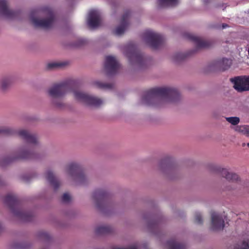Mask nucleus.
<instances>
[{
    "label": "nucleus",
    "instance_id": "f257e3e1",
    "mask_svg": "<svg viewBox=\"0 0 249 249\" xmlns=\"http://www.w3.org/2000/svg\"><path fill=\"white\" fill-rule=\"evenodd\" d=\"M160 98H164L169 102H175L180 98L178 90L173 88H155L144 92L142 98L143 104L156 106Z\"/></svg>",
    "mask_w": 249,
    "mask_h": 249
},
{
    "label": "nucleus",
    "instance_id": "f03ea898",
    "mask_svg": "<svg viewBox=\"0 0 249 249\" xmlns=\"http://www.w3.org/2000/svg\"><path fill=\"white\" fill-rule=\"evenodd\" d=\"M4 202L11 210L13 214L18 219L24 222L30 221L33 215L30 212L23 211L20 207L18 200L16 196L9 194L5 197Z\"/></svg>",
    "mask_w": 249,
    "mask_h": 249
},
{
    "label": "nucleus",
    "instance_id": "7ed1b4c3",
    "mask_svg": "<svg viewBox=\"0 0 249 249\" xmlns=\"http://www.w3.org/2000/svg\"><path fill=\"white\" fill-rule=\"evenodd\" d=\"M48 17L45 18L37 19L36 16L41 13V11H33L31 13L30 18L36 27H39L45 29L53 27L56 23V20L53 13L50 9L47 10Z\"/></svg>",
    "mask_w": 249,
    "mask_h": 249
},
{
    "label": "nucleus",
    "instance_id": "20e7f679",
    "mask_svg": "<svg viewBox=\"0 0 249 249\" xmlns=\"http://www.w3.org/2000/svg\"><path fill=\"white\" fill-rule=\"evenodd\" d=\"M53 105L56 107H61L62 102V82L53 84L47 90Z\"/></svg>",
    "mask_w": 249,
    "mask_h": 249
},
{
    "label": "nucleus",
    "instance_id": "39448f33",
    "mask_svg": "<svg viewBox=\"0 0 249 249\" xmlns=\"http://www.w3.org/2000/svg\"><path fill=\"white\" fill-rule=\"evenodd\" d=\"M67 171L77 184H85L86 178L82 168L79 164L76 163H70L68 166Z\"/></svg>",
    "mask_w": 249,
    "mask_h": 249
},
{
    "label": "nucleus",
    "instance_id": "423d86ee",
    "mask_svg": "<svg viewBox=\"0 0 249 249\" xmlns=\"http://www.w3.org/2000/svg\"><path fill=\"white\" fill-rule=\"evenodd\" d=\"M143 37L146 42L153 49H158L162 44L164 38L163 36L152 31H146L143 34Z\"/></svg>",
    "mask_w": 249,
    "mask_h": 249
},
{
    "label": "nucleus",
    "instance_id": "0eeeda50",
    "mask_svg": "<svg viewBox=\"0 0 249 249\" xmlns=\"http://www.w3.org/2000/svg\"><path fill=\"white\" fill-rule=\"evenodd\" d=\"M74 95L77 100L89 106L99 107L103 103L101 99L89 95L80 91H74Z\"/></svg>",
    "mask_w": 249,
    "mask_h": 249
},
{
    "label": "nucleus",
    "instance_id": "6e6552de",
    "mask_svg": "<svg viewBox=\"0 0 249 249\" xmlns=\"http://www.w3.org/2000/svg\"><path fill=\"white\" fill-rule=\"evenodd\" d=\"M125 55L131 63L135 62L140 66L145 62L142 54L137 50L133 45H129L125 52Z\"/></svg>",
    "mask_w": 249,
    "mask_h": 249
},
{
    "label": "nucleus",
    "instance_id": "1a4fd4ad",
    "mask_svg": "<svg viewBox=\"0 0 249 249\" xmlns=\"http://www.w3.org/2000/svg\"><path fill=\"white\" fill-rule=\"evenodd\" d=\"M234 88L239 92L249 90V76H239L230 79Z\"/></svg>",
    "mask_w": 249,
    "mask_h": 249
},
{
    "label": "nucleus",
    "instance_id": "9d476101",
    "mask_svg": "<svg viewBox=\"0 0 249 249\" xmlns=\"http://www.w3.org/2000/svg\"><path fill=\"white\" fill-rule=\"evenodd\" d=\"M104 67L107 75H111L117 73L120 65L114 57L108 55L106 57Z\"/></svg>",
    "mask_w": 249,
    "mask_h": 249
},
{
    "label": "nucleus",
    "instance_id": "9b49d317",
    "mask_svg": "<svg viewBox=\"0 0 249 249\" xmlns=\"http://www.w3.org/2000/svg\"><path fill=\"white\" fill-rule=\"evenodd\" d=\"M18 135L28 143L36 145L39 147H41V144L39 141L38 138L36 135L32 134L27 130L21 129L18 131Z\"/></svg>",
    "mask_w": 249,
    "mask_h": 249
},
{
    "label": "nucleus",
    "instance_id": "f8f14e48",
    "mask_svg": "<svg viewBox=\"0 0 249 249\" xmlns=\"http://www.w3.org/2000/svg\"><path fill=\"white\" fill-rule=\"evenodd\" d=\"M211 223L213 231L222 230L225 226L223 216L215 212L211 213Z\"/></svg>",
    "mask_w": 249,
    "mask_h": 249
},
{
    "label": "nucleus",
    "instance_id": "ddd939ff",
    "mask_svg": "<svg viewBox=\"0 0 249 249\" xmlns=\"http://www.w3.org/2000/svg\"><path fill=\"white\" fill-rule=\"evenodd\" d=\"M108 194L102 190H97L93 194V198L98 208L101 209L108 198Z\"/></svg>",
    "mask_w": 249,
    "mask_h": 249
},
{
    "label": "nucleus",
    "instance_id": "4468645a",
    "mask_svg": "<svg viewBox=\"0 0 249 249\" xmlns=\"http://www.w3.org/2000/svg\"><path fill=\"white\" fill-rule=\"evenodd\" d=\"M88 24L91 28L99 26L101 23V16L98 11L93 10L89 12L88 18Z\"/></svg>",
    "mask_w": 249,
    "mask_h": 249
},
{
    "label": "nucleus",
    "instance_id": "2eb2a0df",
    "mask_svg": "<svg viewBox=\"0 0 249 249\" xmlns=\"http://www.w3.org/2000/svg\"><path fill=\"white\" fill-rule=\"evenodd\" d=\"M185 36L186 38L196 44L197 49L206 48L210 46V43L209 41H204L200 37L193 35L186 34Z\"/></svg>",
    "mask_w": 249,
    "mask_h": 249
},
{
    "label": "nucleus",
    "instance_id": "dca6fc26",
    "mask_svg": "<svg viewBox=\"0 0 249 249\" xmlns=\"http://www.w3.org/2000/svg\"><path fill=\"white\" fill-rule=\"evenodd\" d=\"M129 15V11L126 12L123 15L122 18L120 25L118 26L114 32L115 35L120 36L124 34L128 25L127 20Z\"/></svg>",
    "mask_w": 249,
    "mask_h": 249
},
{
    "label": "nucleus",
    "instance_id": "f3484780",
    "mask_svg": "<svg viewBox=\"0 0 249 249\" xmlns=\"http://www.w3.org/2000/svg\"><path fill=\"white\" fill-rule=\"evenodd\" d=\"M15 82V77L12 75H7L0 78V89L3 91L7 90Z\"/></svg>",
    "mask_w": 249,
    "mask_h": 249
},
{
    "label": "nucleus",
    "instance_id": "a211bd4d",
    "mask_svg": "<svg viewBox=\"0 0 249 249\" xmlns=\"http://www.w3.org/2000/svg\"><path fill=\"white\" fill-rule=\"evenodd\" d=\"M215 170L221 173L222 176L228 180L234 182L238 180V176L234 173L229 172L227 169L222 168L220 167H216Z\"/></svg>",
    "mask_w": 249,
    "mask_h": 249
},
{
    "label": "nucleus",
    "instance_id": "6ab92c4d",
    "mask_svg": "<svg viewBox=\"0 0 249 249\" xmlns=\"http://www.w3.org/2000/svg\"><path fill=\"white\" fill-rule=\"evenodd\" d=\"M46 179L53 187L54 192H56L60 187V183L53 173L51 170L47 171L46 173Z\"/></svg>",
    "mask_w": 249,
    "mask_h": 249
},
{
    "label": "nucleus",
    "instance_id": "aec40b11",
    "mask_svg": "<svg viewBox=\"0 0 249 249\" xmlns=\"http://www.w3.org/2000/svg\"><path fill=\"white\" fill-rule=\"evenodd\" d=\"M0 13L7 18L12 17L14 14L13 11L8 9L5 0H0Z\"/></svg>",
    "mask_w": 249,
    "mask_h": 249
},
{
    "label": "nucleus",
    "instance_id": "412c9836",
    "mask_svg": "<svg viewBox=\"0 0 249 249\" xmlns=\"http://www.w3.org/2000/svg\"><path fill=\"white\" fill-rule=\"evenodd\" d=\"M28 157H5L3 159V162L0 163L1 166H4L7 164H8L12 162L20 160H24L26 159Z\"/></svg>",
    "mask_w": 249,
    "mask_h": 249
},
{
    "label": "nucleus",
    "instance_id": "4be33fe9",
    "mask_svg": "<svg viewBox=\"0 0 249 249\" xmlns=\"http://www.w3.org/2000/svg\"><path fill=\"white\" fill-rule=\"evenodd\" d=\"M167 246L169 249H185V245L177 242L174 239L167 242Z\"/></svg>",
    "mask_w": 249,
    "mask_h": 249
},
{
    "label": "nucleus",
    "instance_id": "5701e85b",
    "mask_svg": "<svg viewBox=\"0 0 249 249\" xmlns=\"http://www.w3.org/2000/svg\"><path fill=\"white\" fill-rule=\"evenodd\" d=\"M159 6L161 7L175 6L178 2V0H158Z\"/></svg>",
    "mask_w": 249,
    "mask_h": 249
},
{
    "label": "nucleus",
    "instance_id": "b1692460",
    "mask_svg": "<svg viewBox=\"0 0 249 249\" xmlns=\"http://www.w3.org/2000/svg\"><path fill=\"white\" fill-rule=\"evenodd\" d=\"M112 231V228L108 226H101L97 227L95 229V232L97 234H104L110 233Z\"/></svg>",
    "mask_w": 249,
    "mask_h": 249
},
{
    "label": "nucleus",
    "instance_id": "393cba45",
    "mask_svg": "<svg viewBox=\"0 0 249 249\" xmlns=\"http://www.w3.org/2000/svg\"><path fill=\"white\" fill-rule=\"evenodd\" d=\"M0 134H3L7 135H13L15 134L18 135V131H17L14 128L10 127H0Z\"/></svg>",
    "mask_w": 249,
    "mask_h": 249
},
{
    "label": "nucleus",
    "instance_id": "a878e982",
    "mask_svg": "<svg viewBox=\"0 0 249 249\" xmlns=\"http://www.w3.org/2000/svg\"><path fill=\"white\" fill-rule=\"evenodd\" d=\"M18 156H28L30 154V151L28 147L25 146L18 147L17 150Z\"/></svg>",
    "mask_w": 249,
    "mask_h": 249
},
{
    "label": "nucleus",
    "instance_id": "bb28decb",
    "mask_svg": "<svg viewBox=\"0 0 249 249\" xmlns=\"http://www.w3.org/2000/svg\"><path fill=\"white\" fill-rule=\"evenodd\" d=\"M232 64L231 60L230 59L223 58L220 63V66L223 71L228 69Z\"/></svg>",
    "mask_w": 249,
    "mask_h": 249
},
{
    "label": "nucleus",
    "instance_id": "cd10ccee",
    "mask_svg": "<svg viewBox=\"0 0 249 249\" xmlns=\"http://www.w3.org/2000/svg\"><path fill=\"white\" fill-rule=\"evenodd\" d=\"M236 131L240 132L243 134L249 136V125H245L238 126L236 128Z\"/></svg>",
    "mask_w": 249,
    "mask_h": 249
},
{
    "label": "nucleus",
    "instance_id": "c85d7f7f",
    "mask_svg": "<svg viewBox=\"0 0 249 249\" xmlns=\"http://www.w3.org/2000/svg\"><path fill=\"white\" fill-rule=\"evenodd\" d=\"M62 66V63L61 62L53 61L48 63L47 65V68L48 69H54Z\"/></svg>",
    "mask_w": 249,
    "mask_h": 249
},
{
    "label": "nucleus",
    "instance_id": "c756f323",
    "mask_svg": "<svg viewBox=\"0 0 249 249\" xmlns=\"http://www.w3.org/2000/svg\"><path fill=\"white\" fill-rule=\"evenodd\" d=\"M234 249H249V239L244 240L241 245H237Z\"/></svg>",
    "mask_w": 249,
    "mask_h": 249
},
{
    "label": "nucleus",
    "instance_id": "7c9ffc66",
    "mask_svg": "<svg viewBox=\"0 0 249 249\" xmlns=\"http://www.w3.org/2000/svg\"><path fill=\"white\" fill-rule=\"evenodd\" d=\"M95 84L98 88L100 89H110L113 88V85L111 84L102 83L100 82H96Z\"/></svg>",
    "mask_w": 249,
    "mask_h": 249
},
{
    "label": "nucleus",
    "instance_id": "2f4dec72",
    "mask_svg": "<svg viewBox=\"0 0 249 249\" xmlns=\"http://www.w3.org/2000/svg\"><path fill=\"white\" fill-rule=\"evenodd\" d=\"M226 119L228 122L233 125L237 124L240 121L239 118L237 117H227Z\"/></svg>",
    "mask_w": 249,
    "mask_h": 249
},
{
    "label": "nucleus",
    "instance_id": "473e14b6",
    "mask_svg": "<svg viewBox=\"0 0 249 249\" xmlns=\"http://www.w3.org/2000/svg\"><path fill=\"white\" fill-rule=\"evenodd\" d=\"M87 43V40L85 39L79 38L77 40L76 43L72 45L75 47H80Z\"/></svg>",
    "mask_w": 249,
    "mask_h": 249
},
{
    "label": "nucleus",
    "instance_id": "72a5a7b5",
    "mask_svg": "<svg viewBox=\"0 0 249 249\" xmlns=\"http://www.w3.org/2000/svg\"><path fill=\"white\" fill-rule=\"evenodd\" d=\"M195 222L196 223L198 224H202L203 223V220L202 218V216H201V214L198 213H196L195 214Z\"/></svg>",
    "mask_w": 249,
    "mask_h": 249
},
{
    "label": "nucleus",
    "instance_id": "f704fd0d",
    "mask_svg": "<svg viewBox=\"0 0 249 249\" xmlns=\"http://www.w3.org/2000/svg\"><path fill=\"white\" fill-rule=\"evenodd\" d=\"M186 57V55L182 53H178L174 56V60L178 61L182 60Z\"/></svg>",
    "mask_w": 249,
    "mask_h": 249
},
{
    "label": "nucleus",
    "instance_id": "c9c22d12",
    "mask_svg": "<svg viewBox=\"0 0 249 249\" xmlns=\"http://www.w3.org/2000/svg\"><path fill=\"white\" fill-rule=\"evenodd\" d=\"M71 199L70 195L68 193H63V204L69 202Z\"/></svg>",
    "mask_w": 249,
    "mask_h": 249
},
{
    "label": "nucleus",
    "instance_id": "e433bc0d",
    "mask_svg": "<svg viewBox=\"0 0 249 249\" xmlns=\"http://www.w3.org/2000/svg\"><path fill=\"white\" fill-rule=\"evenodd\" d=\"M39 237L42 239H49V235L45 233V232H41L39 234Z\"/></svg>",
    "mask_w": 249,
    "mask_h": 249
},
{
    "label": "nucleus",
    "instance_id": "4c0bfd02",
    "mask_svg": "<svg viewBox=\"0 0 249 249\" xmlns=\"http://www.w3.org/2000/svg\"><path fill=\"white\" fill-rule=\"evenodd\" d=\"M112 249H138V248L136 246L134 245V246H132L126 248L114 247V248H113Z\"/></svg>",
    "mask_w": 249,
    "mask_h": 249
},
{
    "label": "nucleus",
    "instance_id": "58836bf2",
    "mask_svg": "<svg viewBox=\"0 0 249 249\" xmlns=\"http://www.w3.org/2000/svg\"><path fill=\"white\" fill-rule=\"evenodd\" d=\"M229 27L228 25L226 23L222 24V29L226 28V27Z\"/></svg>",
    "mask_w": 249,
    "mask_h": 249
},
{
    "label": "nucleus",
    "instance_id": "ea45409f",
    "mask_svg": "<svg viewBox=\"0 0 249 249\" xmlns=\"http://www.w3.org/2000/svg\"><path fill=\"white\" fill-rule=\"evenodd\" d=\"M68 64V63L66 62V61H63V67H64L65 66H66Z\"/></svg>",
    "mask_w": 249,
    "mask_h": 249
},
{
    "label": "nucleus",
    "instance_id": "a19ab883",
    "mask_svg": "<svg viewBox=\"0 0 249 249\" xmlns=\"http://www.w3.org/2000/svg\"><path fill=\"white\" fill-rule=\"evenodd\" d=\"M65 82L63 81V94L64 93V89H65Z\"/></svg>",
    "mask_w": 249,
    "mask_h": 249
},
{
    "label": "nucleus",
    "instance_id": "79ce46f5",
    "mask_svg": "<svg viewBox=\"0 0 249 249\" xmlns=\"http://www.w3.org/2000/svg\"><path fill=\"white\" fill-rule=\"evenodd\" d=\"M204 2H207L208 0H203Z\"/></svg>",
    "mask_w": 249,
    "mask_h": 249
},
{
    "label": "nucleus",
    "instance_id": "37998d69",
    "mask_svg": "<svg viewBox=\"0 0 249 249\" xmlns=\"http://www.w3.org/2000/svg\"><path fill=\"white\" fill-rule=\"evenodd\" d=\"M247 145L249 147V143L247 144Z\"/></svg>",
    "mask_w": 249,
    "mask_h": 249
},
{
    "label": "nucleus",
    "instance_id": "c03bdc74",
    "mask_svg": "<svg viewBox=\"0 0 249 249\" xmlns=\"http://www.w3.org/2000/svg\"><path fill=\"white\" fill-rule=\"evenodd\" d=\"M63 30H64V26H63Z\"/></svg>",
    "mask_w": 249,
    "mask_h": 249
}]
</instances>
